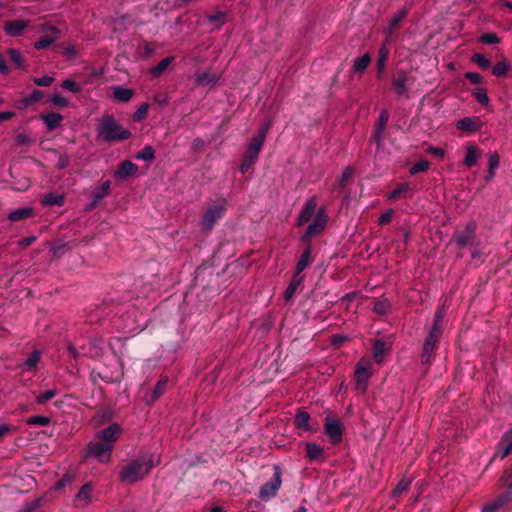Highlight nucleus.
<instances>
[{"label": "nucleus", "mask_w": 512, "mask_h": 512, "mask_svg": "<svg viewBox=\"0 0 512 512\" xmlns=\"http://www.w3.org/2000/svg\"><path fill=\"white\" fill-rule=\"evenodd\" d=\"M160 463V455L156 453H140L120 472L119 478L125 483H135L147 476L151 469Z\"/></svg>", "instance_id": "1"}, {"label": "nucleus", "mask_w": 512, "mask_h": 512, "mask_svg": "<svg viewBox=\"0 0 512 512\" xmlns=\"http://www.w3.org/2000/svg\"><path fill=\"white\" fill-rule=\"evenodd\" d=\"M98 137L106 142L127 140L131 132L123 128L112 115H103L97 127Z\"/></svg>", "instance_id": "2"}, {"label": "nucleus", "mask_w": 512, "mask_h": 512, "mask_svg": "<svg viewBox=\"0 0 512 512\" xmlns=\"http://www.w3.org/2000/svg\"><path fill=\"white\" fill-rule=\"evenodd\" d=\"M226 210V199H222L218 204L208 207L199 222L201 230L203 232H210L215 224L224 216Z\"/></svg>", "instance_id": "3"}, {"label": "nucleus", "mask_w": 512, "mask_h": 512, "mask_svg": "<svg viewBox=\"0 0 512 512\" xmlns=\"http://www.w3.org/2000/svg\"><path fill=\"white\" fill-rule=\"evenodd\" d=\"M477 223L475 221H469L466 223L463 230H457L454 234L453 241L460 247H475L479 245L477 238Z\"/></svg>", "instance_id": "4"}, {"label": "nucleus", "mask_w": 512, "mask_h": 512, "mask_svg": "<svg viewBox=\"0 0 512 512\" xmlns=\"http://www.w3.org/2000/svg\"><path fill=\"white\" fill-rule=\"evenodd\" d=\"M114 445L104 443L94 436L93 440L87 445L85 457H93L98 459L101 463H108L111 458Z\"/></svg>", "instance_id": "5"}, {"label": "nucleus", "mask_w": 512, "mask_h": 512, "mask_svg": "<svg viewBox=\"0 0 512 512\" xmlns=\"http://www.w3.org/2000/svg\"><path fill=\"white\" fill-rule=\"evenodd\" d=\"M281 477H282L281 468L278 465H275L274 466V474H273L272 478L260 487L258 497L263 501H268V500L272 499L273 497H275L278 490L281 487V483H282Z\"/></svg>", "instance_id": "6"}, {"label": "nucleus", "mask_w": 512, "mask_h": 512, "mask_svg": "<svg viewBox=\"0 0 512 512\" xmlns=\"http://www.w3.org/2000/svg\"><path fill=\"white\" fill-rule=\"evenodd\" d=\"M327 222L328 216L326 214L325 208H319L318 211L316 212L314 219L308 225L304 234L301 236V241L309 242V240L313 236L321 233L324 230L325 226L327 225Z\"/></svg>", "instance_id": "7"}, {"label": "nucleus", "mask_w": 512, "mask_h": 512, "mask_svg": "<svg viewBox=\"0 0 512 512\" xmlns=\"http://www.w3.org/2000/svg\"><path fill=\"white\" fill-rule=\"evenodd\" d=\"M263 144L258 141L251 139L249 142L246 151L243 154L242 161L240 164L241 173H246L256 162L258 156L262 150Z\"/></svg>", "instance_id": "8"}, {"label": "nucleus", "mask_w": 512, "mask_h": 512, "mask_svg": "<svg viewBox=\"0 0 512 512\" xmlns=\"http://www.w3.org/2000/svg\"><path fill=\"white\" fill-rule=\"evenodd\" d=\"M324 432L333 444H339L343 437V424L336 417H326Z\"/></svg>", "instance_id": "9"}, {"label": "nucleus", "mask_w": 512, "mask_h": 512, "mask_svg": "<svg viewBox=\"0 0 512 512\" xmlns=\"http://www.w3.org/2000/svg\"><path fill=\"white\" fill-rule=\"evenodd\" d=\"M370 376V364L358 362L354 372L355 389L358 393L364 394L366 392Z\"/></svg>", "instance_id": "10"}, {"label": "nucleus", "mask_w": 512, "mask_h": 512, "mask_svg": "<svg viewBox=\"0 0 512 512\" xmlns=\"http://www.w3.org/2000/svg\"><path fill=\"white\" fill-rule=\"evenodd\" d=\"M111 189V181L107 180L100 186L95 188L90 195V202L86 205L85 210L91 211L98 207L99 203L109 195Z\"/></svg>", "instance_id": "11"}, {"label": "nucleus", "mask_w": 512, "mask_h": 512, "mask_svg": "<svg viewBox=\"0 0 512 512\" xmlns=\"http://www.w3.org/2000/svg\"><path fill=\"white\" fill-rule=\"evenodd\" d=\"M439 338L440 337L435 336V334H433V333L427 334V336L424 340V343H423V348H422V353H421V363L423 365H431L432 364L434 351L436 349V345L439 341Z\"/></svg>", "instance_id": "12"}, {"label": "nucleus", "mask_w": 512, "mask_h": 512, "mask_svg": "<svg viewBox=\"0 0 512 512\" xmlns=\"http://www.w3.org/2000/svg\"><path fill=\"white\" fill-rule=\"evenodd\" d=\"M121 432V426L118 423H112L108 427L96 433L95 437L104 443H110L113 445L120 437Z\"/></svg>", "instance_id": "13"}, {"label": "nucleus", "mask_w": 512, "mask_h": 512, "mask_svg": "<svg viewBox=\"0 0 512 512\" xmlns=\"http://www.w3.org/2000/svg\"><path fill=\"white\" fill-rule=\"evenodd\" d=\"M138 171V165L130 160L122 161L114 171V178L118 181H124L135 175Z\"/></svg>", "instance_id": "14"}, {"label": "nucleus", "mask_w": 512, "mask_h": 512, "mask_svg": "<svg viewBox=\"0 0 512 512\" xmlns=\"http://www.w3.org/2000/svg\"><path fill=\"white\" fill-rule=\"evenodd\" d=\"M317 204H318V199H317V196H315V195L311 196L306 201L305 205L299 212L297 226H302L303 224L310 221V219L312 218V216L314 215V213L316 211Z\"/></svg>", "instance_id": "15"}, {"label": "nucleus", "mask_w": 512, "mask_h": 512, "mask_svg": "<svg viewBox=\"0 0 512 512\" xmlns=\"http://www.w3.org/2000/svg\"><path fill=\"white\" fill-rule=\"evenodd\" d=\"M45 35L34 43V48L37 50L45 49L55 42L60 35V30L56 26H49L45 30Z\"/></svg>", "instance_id": "16"}, {"label": "nucleus", "mask_w": 512, "mask_h": 512, "mask_svg": "<svg viewBox=\"0 0 512 512\" xmlns=\"http://www.w3.org/2000/svg\"><path fill=\"white\" fill-rule=\"evenodd\" d=\"M409 78L404 71L397 72L392 78V85L398 97H408L407 83Z\"/></svg>", "instance_id": "17"}, {"label": "nucleus", "mask_w": 512, "mask_h": 512, "mask_svg": "<svg viewBox=\"0 0 512 512\" xmlns=\"http://www.w3.org/2000/svg\"><path fill=\"white\" fill-rule=\"evenodd\" d=\"M500 459L506 458L512 451V430L506 431L497 444Z\"/></svg>", "instance_id": "18"}, {"label": "nucleus", "mask_w": 512, "mask_h": 512, "mask_svg": "<svg viewBox=\"0 0 512 512\" xmlns=\"http://www.w3.org/2000/svg\"><path fill=\"white\" fill-rule=\"evenodd\" d=\"M29 22L26 20H12L7 21L4 24V31L7 35L11 37H18L22 35L25 28H27Z\"/></svg>", "instance_id": "19"}, {"label": "nucleus", "mask_w": 512, "mask_h": 512, "mask_svg": "<svg viewBox=\"0 0 512 512\" xmlns=\"http://www.w3.org/2000/svg\"><path fill=\"white\" fill-rule=\"evenodd\" d=\"M228 21V13L218 10L213 14L205 16V22L212 26L211 30H218Z\"/></svg>", "instance_id": "20"}, {"label": "nucleus", "mask_w": 512, "mask_h": 512, "mask_svg": "<svg viewBox=\"0 0 512 512\" xmlns=\"http://www.w3.org/2000/svg\"><path fill=\"white\" fill-rule=\"evenodd\" d=\"M389 120V114L387 112V110H382L379 114V119H378V123H377V126H376V130H375V133H374V141L380 145L384 139V131H385V127H386V124Z\"/></svg>", "instance_id": "21"}, {"label": "nucleus", "mask_w": 512, "mask_h": 512, "mask_svg": "<svg viewBox=\"0 0 512 512\" xmlns=\"http://www.w3.org/2000/svg\"><path fill=\"white\" fill-rule=\"evenodd\" d=\"M312 247L308 244L297 261L295 272L300 275L312 263Z\"/></svg>", "instance_id": "22"}, {"label": "nucleus", "mask_w": 512, "mask_h": 512, "mask_svg": "<svg viewBox=\"0 0 512 512\" xmlns=\"http://www.w3.org/2000/svg\"><path fill=\"white\" fill-rule=\"evenodd\" d=\"M219 80V76L215 73L206 71L197 72L195 75V84L200 87L213 86Z\"/></svg>", "instance_id": "23"}, {"label": "nucleus", "mask_w": 512, "mask_h": 512, "mask_svg": "<svg viewBox=\"0 0 512 512\" xmlns=\"http://www.w3.org/2000/svg\"><path fill=\"white\" fill-rule=\"evenodd\" d=\"M306 457L311 461L323 460L325 458L324 449L319 444L314 442L305 443Z\"/></svg>", "instance_id": "24"}, {"label": "nucleus", "mask_w": 512, "mask_h": 512, "mask_svg": "<svg viewBox=\"0 0 512 512\" xmlns=\"http://www.w3.org/2000/svg\"><path fill=\"white\" fill-rule=\"evenodd\" d=\"M310 419H311V417L307 411H305L303 409H298L296 416H295L294 425L297 429H300L303 431H310L311 430L310 423H309Z\"/></svg>", "instance_id": "25"}, {"label": "nucleus", "mask_w": 512, "mask_h": 512, "mask_svg": "<svg viewBox=\"0 0 512 512\" xmlns=\"http://www.w3.org/2000/svg\"><path fill=\"white\" fill-rule=\"evenodd\" d=\"M413 195V188L409 183H402L395 188L387 197L388 200H395L398 198H409Z\"/></svg>", "instance_id": "26"}, {"label": "nucleus", "mask_w": 512, "mask_h": 512, "mask_svg": "<svg viewBox=\"0 0 512 512\" xmlns=\"http://www.w3.org/2000/svg\"><path fill=\"white\" fill-rule=\"evenodd\" d=\"M113 90V97L122 103L129 102L132 97L134 96V90L130 88H126L124 86H115L112 88Z\"/></svg>", "instance_id": "27"}, {"label": "nucleus", "mask_w": 512, "mask_h": 512, "mask_svg": "<svg viewBox=\"0 0 512 512\" xmlns=\"http://www.w3.org/2000/svg\"><path fill=\"white\" fill-rule=\"evenodd\" d=\"M456 128L465 132H476L480 129L478 122L470 117H464L456 123Z\"/></svg>", "instance_id": "28"}, {"label": "nucleus", "mask_w": 512, "mask_h": 512, "mask_svg": "<svg viewBox=\"0 0 512 512\" xmlns=\"http://www.w3.org/2000/svg\"><path fill=\"white\" fill-rule=\"evenodd\" d=\"M34 210L31 207H21L11 211L8 215V219L12 222H17L23 219L32 217Z\"/></svg>", "instance_id": "29"}, {"label": "nucleus", "mask_w": 512, "mask_h": 512, "mask_svg": "<svg viewBox=\"0 0 512 512\" xmlns=\"http://www.w3.org/2000/svg\"><path fill=\"white\" fill-rule=\"evenodd\" d=\"M42 120L48 130H54L60 126L63 116L56 112H49L42 116Z\"/></svg>", "instance_id": "30"}, {"label": "nucleus", "mask_w": 512, "mask_h": 512, "mask_svg": "<svg viewBox=\"0 0 512 512\" xmlns=\"http://www.w3.org/2000/svg\"><path fill=\"white\" fill-rule=\"evenodd\" d=\"M167 384H168V378L167 377L161 378L156 383L154 388L152 389L149 398H147V402H150V403L155 402L160 396H162L164 394V392L166 391Z\"/></svg>", "instance_id": "31"}, {"label": "nucleus", "mask_w": 512, "mask_h": 512, "mask_svg": "<svg viewBox=\"0 0 512 512\" xmlns=\"http://www.w3.org/2000/svg\"><path fill=\"white\" fill-rule=\"evenodd\" d=\"M93 487L90 483L84 484L75 496V501L87 505L91 502Z\"/></svg>", "instance_id": "32"}, {"label": "nucleus", "mask_w": 512, "mask_h": 512, "mask_svg": "<svg viewBox=\"0 0 512 512\" xmlns=\"http://www.w3.org/2000/svg\"><path fill=\"white\" fill-rule=\"evenodd\" d=\"M65 203L64 194L48 193L41 199V204L44 206H63Z\"/></svg>", "instance_id": "33"}, {"label": "nucleus", "mask_w": 512, "mask_h": 512, "mask_svg": "<svg viewBox=\"0 0 512 512\" xmlns=\"http://www.w3.org/2000/svg\"><path fill=\"white\" fill-rule=\"evenodd\" d=\"M303 281V276L294 274L292 277V280L290 284L287 286L285 292H284V298L286 301H289L295 294L296 290L300 286V284Z\"/></svg>", "instance_id": "34"}, {"label": "nucleus", "mask_w": 512, "mask_h": 512, "mask_svg": "<svg viewBox=\"0 0 512 512\" xmlns=\"http://www.w3.org/2000/svg\"><path fill=\"white\" fill-rule=\"evenodd\" d=\"M510 501L507 500V496H498L495 500H493L491 503L487 504L482 512H499L500 508H502L504 505L509 503Z\"/></svg>", "instance_id": "35"}, {"label": "nucleus", "mask_w": 512, "mask_h": 512, "mask_svg": "<svg viewBox=\"0 0 512 512\" xmlns=\"http://www.w3.org/2000/svg\"><path fill=\"white\" fill-rule=\"evenodd\" d=\"M370 61H371V57H370L369 53H365L361 57L355 58V60L353 62V67H352L353 71L356 73L364 72L367 69Z\"/></svg>", "instance_id": "36"}, {"label": "nucleus", "mask_w": 512, "mask_h": 512, "mask_svg": "<svg viewBox=\"0 0 512 512\" xmlns=\"http://www.w3.org/2000/svg\"><path fill=\"white\" fill-rule=\"evenodd\" d=\"M174 60V57L169 56L164 59H162L156 66H153L150 69V73L153 77H159L172 63Z\"/></svg>", "instance_id": "37"}, {"label": "nucleus", "mask_w": 512, "mask_h": 512, "mask_svg": "<svg viewBox=\"0 0 512 512\" xmlns=\"http://www.w3.org/2000/svg\"><path fill=\"white\" fill-rule=\"evenodd\" d=\"M444 314L441 310L436 311L433 325L428 333H433L435 336L440 337L442 333V323H443Z\"/></svg>", "instance_id": "38"}, {"label": "nucleus", "mask_w": 512, "mask_h": 512, "mask_svg": "<svg viewBox=\"0 0 512 512\" xmlns=\"http://www.w3.org/2000/svg\"><path fill=\"white\" fill-rule=\"evenodd\" d=\"M386 351H387V348H386L385 341H383L381 339L375 340V342L373 344V356L377 363L381 362L383 355L385 354Z\"/></svg>", "instance_id": "39"}, {"label": "nucleus", "mask_w": 512, "mask_h": 512, "mask_svg": "<svg viewBox=\"0 0 512 512\" xmlns=\"http://www.w3.org/2000/svg\"><path fill=\"white\" fill-rule=\"evenodd\" d=\"M477 149L473 145H469L466 149V155L464 158V165L467 167H473L477 162Z\"/></svg>", "instance_id": "40"}, {"label": "nucleus", "mask_w": 512, "mask_h": 512, "mask_svg": "<svg viewBox=\"0 0 512 512\" xmlns=\"http://www.w3.org/2000/svg\"><path fill=\"white\" fill-rule=\"evenodd\" d=\"M407 10L402 9L399 11L396 15L393 16V18L390 20L389 26H388V34L391 35L399 26L401 21L406 17Z\"/></svg>", "instance_id": "41"}, {"label": "nucleus", "mask_w": 512, "mask_h": 512, "mask_svg": "<svg viewBox=\"0 0 512 512\" xmlns=\"http://www.w3.org/2000/svg\"><path fill=\"white\" fill-rule=\"evenodd\" d=\"M50 423L51 418L42 415H35L26 419V424L29 426H48Z\"/></svg>", "instance_id": "42"}, {"label": "nucleus", "mask_w": 512, "mask_h": 512, "mask_svg": "<svg viewBox=\"0 0 512 512\" xmlns=\"http://www.w3.org/2000/svg\"><path fill=\"white\" fill-rule=\"evenodd\" d=\"M135 158L137 160L152 161L155 158L154 148L150 145L145 146L136 154Z\"/></svg>", "instance_id": "43"}, {"label": "nucleus", "mask_w": 512, "mask_h": 512, "mask_svg": "<svg viewBox=\"0 0 512 512\" xmlns=\"http://www.w3.org/2000/svg\"><path fill=\"white\" fill-rule=\"evenodd\" d=\"M41 358V352L38 350H34L28 358L24 362V367L26 370H32L37 366Z\"/></svg>", "instance_id": "44"}, {"label": "nucleus", "mask_w": 512, "mask_h": 512, "mask_svg": "<svg viewBox=\"0 0 512 512\" xmlns=\"http://www.w3.org/2000/svg\"><path fill=\"white\" fill-rule=\"evenodd\" d=\"M148 111H149V104L148 103L141 104L132 115L133 121L137 122V123L141 122L142 120H144L147 117Z\"/></svg>", "instance_id": "45"}, {"label": "nucleus", "mask_w": 512, "mask_h": 512, "mask_svg": "<svg viewBox=\"0 0 512 512\" xmlns=\"http://www.w3.org/2000/svg\"><path fill=\"white\" fill-rule=\"evenodd\" d=\"M140 49L141 50H139V57L142 60L150 59L154 55V53H155L154 46L151 43H148V42H143V44H142Z\"/></svg>", "instance_id": "46"}, {"label": "nucleus", "mask_w": 512, "mask_h": 512, "mask_svg": "<svg viewBox=\"0 0 512 512\" xmlns=\"http://www.w3.org/2000/svg\"><path fill=\"white\" fill-rule=\"evenodd\" d=\"M510 66L506 61H499L496 63L492 69V73L496 77L505 76L509 70Z\"/></svg>", "instance_id": "47"}, {"label": "nucleus", "mask_w": 512, "mask_h": 512, "mask_svg": "<svg viewBox=\"0 0 512 512\" xmlns=\"http://www.w3.org/2000/svg\"><path fill=\"white\" fill-rule=\"evenodd\" d=\"M57 392H58L57 389L53 388V389L47 390L43 393H40L36 397V403L39 405H43V404L47 403L49 400H51L52 398H54L57 395Z\"/></svg>", "instance_id": "48"}, {"label": "nucleus", "mask_w": 512, "mask_h": 512, "mask_svg": "<svg viewBox=\"0 0 512 512\" xmlns=\"http://www.w3.org/2000/svg\"><path fill=\"white\" fill-rule=\"evenodd\" d=\"M373 310L379 315H385L390 310V303L386 299L377 300L374 304Z\"/></svg>", "instance_id": "49"}, {"label": "nucleus", "mask_w": 512, "mask_h": 512, "mask_svg": "<svg viewBox=\"0 0 512 512\" xmlns=\"http://www.w3.org/2000/svg\"><path fill=\"white\" fill-rule=\"evenodd\" d=\"M388 54H389V51L388 49L386 48L385 45H383L380 49H379V57H378V60H377V69H378V73H382L384 68H385V63H386V60H387V57H388Z\"/></svg>", "instance_id": "50"}, {"label": "nucleus", "mask_w": 512, "mask_h": 512, "mask_svg": "<svg viewBox=\"0 0 512 512\" xmlns=\"http://www.w3.org/2000/svg\"><path fill=\"white\" fill-rule=\"evenodd\" d=\"M430 167V164L427 160H420L415 163L409 170L410 175H416L421 172H426Z\"/></svg>", "instance_id": "51"}, {"label": "nucleus", "mask_w": 512, "mask_h": 512, "mask_svg": "<svg viewBox=\"0 0 512 512\" xmlns=\"http://www.w3.org/2000/svg\"><path fill=\"white\" fill-rule=\"evenodd\" d=\"M472 95L475 97L476 101L481 105H486L489 102V97L487 95L486 89L484 88L474 89Z\"/></svg>", "instance_id": "52"}, {"label": "nucleus", "mask_w": 512, "mask_h": 512, "mask_svg": "<svg viewBox=\"0 0 512 512\" xmlns=\"http://www.w3.org/2000/svg\"><path fill=\"white\" fill-rule=\"evenodd\" d=\"M270 122H265L258 130L257 134L252 138L256 141H258L259 143L263 144L264 145V142H265V139H266V136H267V133L270 129Z\"/></svg>", "instance_id": "53"}, {"label": "nucleus", "mask_w": 512, "mask_h": 512, "mask_svg": "<svg viewBox=\"0 0 512 512\" xmlns=\"http://www.w3.org/2000/svg\"><path fill=\"white\" fill-rule=\"evenodd\" d=\"M411 485V480L409 479H402L399 481L395 489L393 490V496H399L405 492L408 491L409 487Z\"/></svg>", "instance_id": "54"}, {"label": "nucleus", "mask_w": 512, "mask_h": 512, "mask_svg": "<svg viewBox=\"0 0 512 512\" xmlns=\"http://www.w3.org/2000/svg\"><path fill=\"white\" fill-rule=\"evenodd\" d=\"M479 41L483 44L493 45L500 43V38L495 33H483L479 37Z\"/></svg>", "instance_id": "55"}, {"label": "nucleus", "mask_w": 512, "mask_h": 512, "mask_svg": "<svg viewBox=\"0 0 512 512\" xmlns=\"http://www.w3.org/2000/svg\"><path fill=\"white\" fill-rule=\"evenodd\" d=\"M61 86L63 89L72 93H79L82 90L81 85L71 79L64 80Z\"/></svg>", "instance_id": "56"}, {"label": "nucleus", "mask_w": 512, "mask_h": 512, "mask_svg": "<svg viewBox=\"0 0 512 512\" xmlns=\"http://www.w3.org/2000/svg\"><path fill=\"white\" fill-rule=\"evenodd\" d=\"M472 61L483 69H487L491 64L490 60L487 59L483 54H474Z\"/></svg>", "instance_id": "57"}, {"label": "nucleus", "mask_w": 512, "mask_h": 512, "mask_svg": "<svg viewBox=\"0 0 512 512\" xmlns=\"http://www.w3.org/2000/svg\"><path fill=\"white\" fill-rule=\"evenodd\" d=\"M8 54L10 56L11 61L16 65V67H22L23 66V59L21 57V54L16 49H9Z\"/></svg>", "instance_id": "58"}, {"label": "nucleus", "mask_w": 512, "mask_h": 512, "mask_svg": "<svg viewBox=\"0 0 512 512\" xmlns=\"http://www.w3.org/2000/svg\"><path fill=\"white\" fill-rule=\"evenodd\" d=\"M33 82L38 86L48 87L54 82V78L49 75H44L42 77L34 78Z\"/></svg>", "instance_id": "59"}, {"label": "nucleus", "mask_w": 512, "mask_h": 512, "mask_svg": "<svg viewBox=\"0 0 512 512\" xmlns=\"http://www.w3.org/2000/svg\"><path fill=\"white\" fill-rule=\"evenodd\" d=\"M50 102L55 105V106H59V107H67L69 102L66 98H64L63 96L59 95V94H54L51 96L50 98Z\"/></svg>", "instance_id": "60"}, {"label": "nucleus", "mask_w": 512, "mask_h": 512, "mask_svg": "<svg viewBox=\"0 0 512 512\" xmlns=\"http://www.w3.org/2000/svg\"><path fill=\"white\" fill-rule=\"evenodd\" d=\"M499 166V156L497 153L490 155L489 158V169L491 170V177L495 176V169Z\"/></svg>", "instance_id": "61"}, {"label": "nucleus", "mask_w": 512, "mask_h": 512, "mask_svg": "<svg viewBox=\"0 0 512 512\" xmlns=\"http://www.w3.org/2000/svg\"><path fill=\"white\" fill-rule=\"evenodd\" d=\"M392 214H393L392 209H389V210L385 211L384 213H382L378 218L379 225L383 226V225L390 223L391 219H392Z\"/></svg>", "instance_id": "62"}, {"label": "nucleus", "mask_w": 512, "mask_h": 512, "mask_svg": "<svg viewBox=\"0 0 512 512\" xmlns=\"http://www.w3.org/2000/svg\"><path fill=\"white\" fill-rule=\"evenodd\" d=\"M354 169L352 167H346L345 170L342 173L341 179H340V185L344 186L346 182L353 176Z\"/></svg>", "instance_id": "63"}, {"label": "nucleus", "mask_w": 512, "mask_h": 512, "mask_svg": "<svg viewBox=\"0 0 512 512\" xmlns=\"http://www.w3.org/2000/svg\"><path fill=\"white\" fill-rule=\"evenodd\" d=\"M465 78L469 80L472 84H480L482 83V76L475 72H467L465 74Z\"/></svg>", "instance_id": "64"}]
</instances>
